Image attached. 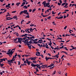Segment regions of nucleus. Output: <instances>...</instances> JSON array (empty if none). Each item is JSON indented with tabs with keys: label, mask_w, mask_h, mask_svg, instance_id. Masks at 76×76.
Masks as SVG:
<instances>
[{
	"label": "nucleus",
	"mask_w": 76,
	"mask_h": 76,
	"mask_svg": "<svg viewBox=\"0 0 76 76\" xmlns=\"http://www.w3.org/2000/svg\"><path fill=\"white\" fill-rule=\"evenodd\" d=\"M14 51L13 52V51H8V53H7V54H9V55L10 56V55L12 56V54H13V52H14Z\"/></svg>",
	"instance_id": "obj_1"
},
{
	"label": "nucleus",
	"mask_w": 76,
	"mask_h": 76,
	"mask_svg": "<svg viewBox=\"0 0 76 76\" xmlns=\"http://www.w3.org/2000/svg\"><path fill=\"white\" fill-rule=\"evenodd\" d=\"M26 37L28 38V39H26V40L27 41V43H29V42H28V41H29V40H30V39H29V37H28V36H26Z\"/></svg>",
	"instance_id": "obj_2"
},
{
	"label": "nucleus",
	"mask_w": 76,
	"mask_h": 76,
	"mask_svg": "<svg viewBox=\"0 0 76 76\" xmlns=\"http://www.w3.org/2000/svg\"><path fill=\"white\" fill-rule=\"evenodd\" d=\"M50 4V3L49 2L48 3H46V5L44 6V7H48V6Z\"/></svg>",
	"instance_id": "obj_3"
},
{
	"label": "nucleus",
	"mask_w": 76,
	"mask_h": 76,
	"mask_svg": "<svg viewBox=\"0 0 76 76\" xmlns=\"http://www.w3.org/2000/svg\"><path fill=\"white\" fill-rule=\"evenodd\" d=\"M31 66H32V67H35L36 66H37V64H34L33 63L32 64H31Z\"/></svg>",
	"instance_id": "obj_4"
},
{
	"label": "nucleus",
	"mask_w": 76,
	"mask_h": 76,
	"mask_svg": "<svg viewBox=\"0 0 76 76\" xmlns=\"http://www.w3.org/2000/svg\"><path fill=\"white\" fill-rule=\"evenodd\" d=\"M32 37H29V39H32L33 38V39H35V37H34V36H31Z\"/></svg>",
	"instance_id": "obj_5"
},
{
	"label": "nucleus",
	"mask_w": 76,
	"mask_h": 76,
	"mask_svg": "<svg viewBox=\"0 0 76 76\" xmlns=\"http://www.w3.org/2000/svg\"><path fill=\"white\" fill-rule=\"evenodd\" d=\"M24 42L26 44H28V45H29V43H28L26 40V39H24Z\"/></svg>",
	"instance_id": "obj_6"
},
{
	"label": "nucleus",
	"mask_w": 76,
	"mask_h": 76,
	"mask_svg": "<svg viewBox=\"0 0 76 76\" xmlns=\"http://www.w3.org/2000/svg\"><path fill=\"white\" fill-rule=\"evenodd\" d=\"M27 35H28V34H25L24 35L23 34L22 35H21V37H26V36H27Z\"/></svg>",
	"instance_id": "obj_7"
},
{
	"label": "nucleus",
	"mask_w": 76,
	"mask_h": 76,
	"mask_svg": "<svg viewBox=\"0 0 76 76\" xmlns=\"http://www.w3.org/2000/svg\"><path fill=\"white\" fill-rule=\"evenodd\" d=\"M28 12V10H24L23 11V13L24 14H26Z\"/></svg>",
	"instance_id": "obj_8"
},
{
	"label": "nucleus",
	"mask_w": 76,
	"mask_h": 76,
	"mask_svg": "<svg viewBox=\"0 0 76 76\" xmlns=\"http://www.w3.org/2000/svg\"><path fill=\"white\" fill-rule=\"evenodd\" d=\"M45 59L46 60V61H48V60H49V59H50V58H49V57L47 58V56H46Z\"/></svg>",
	"instance_id": "obj_9"
},
{
	"label": "nucleus",
	"mask_w": 76,
	"mask_h": 76,
	"mask_svg": "<svg viewBox=\"0 0 76 76\" xmlns=\"http://www.w3.org/2000/svg\"><path fill=\"white\" fill-rule=\"evenodd\" d=\"M27 45L28 47L29 48V49H31V46H29L30 45V44H29V43L28 45V44H27Z\"/></svg>",
	"instance_id": "obj_10"
},
{
	"label": "nucleus",
	"mask_w": 76,
	"mask_h": 76,
	"mask_svg": "<svg viewBox=\"0 0 76 76\" xmlns=\"http://www.w3.org/2000/svg\"><path fill=\"white\" fill-rule=\"evenodd\" d=\"M18 42H19V43H20V44H22V42H21L22 41L21 40H20V39H19V38H18Z\"/></svg>",
	"instance_id": "obj_11"
},
{
	"label": "nucleus",
	"mask_w": 76,
	"mask_h": 76,
	"mask_svg": "<svg viewBox=\"0 0 76 76\" xmlns=\"http://www.w3.org/2000/svg\"><path fill=\"white\" fill-rule=\"evenodd\" d=\"M39 39H41L40 40H39V41H40L39 42L40 44H41L42 42V40L41 39V38H39Z\"/></svg>",
	"instance_id": "obj_12"
},
{
	"label": "nucleus",
	"mask_w": 76,
	"mask_h": 76,
	"mask_svg": "<svg viewBox=\"0 0 76 76\" xmlns=\"http://www.w3.org/2000/svg\"><path fill=\"white\" fill-rule=\"evenodd\" d=\"M50 42L48 44V45H50V46H51V45H52V43L51 42V41H50Z\"/></svg>",
	"instance_id": "obj_13"
},
{
	"label": "nucleus",
	"mask_w": 76,
	"mask_h": 76,
	"mask_svg": "<svg viewBox=\"0 0 76 76\" xmlns=\"http://www.w3.org/2000/svg\"><path fill=\"white\" fill-rule=\"evenodd\" d=\"M42 4H43L44 6H45L46 4V1H44L42 3Z\"/></svg>",
	"instance_id": "obj_14"
},
{
	"label": "nucleus",
	"mask_w": 76,
	"mask_h": 76,
	"mask_svg": "<svg viewBox=\"0 0 76 76\" xmlns=\"http://www.w3.org/2000/svg\"><path fill=\"white\" fill-rule=\"evenodd\" d=\"M46 46L45 47V48H49V47H48V45H47V43H46L45 44Z\"/></svg>",
	"instance_id": "obj_15"
},
{
	"label": "nucleus",
	"mask_w": 76,
	"mask_h": 76,
	"mask_svg": "<svg viewBox=\"0 0 76 76\" xmlns=\"http://www.w3.org/2000/svg\"><path fill=\"white\" fill-rule=\"evenodd\" d=\"M23 8H25V9H28V7L26 5H25L23 7Z\"/></svg>",
	"instance_id": "obj_16"
},
{
	"label": "nucleus",
	"mask_w": 76,
	"mask_h": 76,
	"mask_svg": "<svg viewBox=\"0 0 76 76\" xmlns=\"http://www.w3.org/2000/svg\"><path fill=\"white\" fill-rule=\"evenodd\" d=\"M63 16H62L61 17L58 18L57 19H63Z\"/></svg>",
	"instance_id": "obj_17"
},
{
	"label": "nucleus",
	"mask_w": 76,
	"mask_h": 76,
	"mask_svg": "<svg viewBox=\"0 0 76 76\" xmlns=\"http://www.w3.org/2000/svg\"><path fill=\"white\" fill-rule=\"evenodd\" d=\"M27 63L28 64V65H30V64H31V61H28L27 62Z\"/></svg>",
	"instance_id": "obj_18"
},
{
	"label": "nucleus",
	"mask_w": 76,
	"mask_h": 76,
	"mask_svg": "<svg viewBox=\"0 0 76 76\" xmlns=\"http://www.w3.org/2000/svg\"><path fill=\"white\" fill-rule=\"evenodd\" d=\"M56 39H61V40H62L63 39H62V38H61V37H58Z\"/></svg>",
	"instance_id": "obj_19"
},
{
	"label": "nucleus",
	"mask_w": 76,
	"mask_h": 76,
	"mask_svg": "<svg viewBox=\"0 0 76 76\" xmlns=\"http://www.w3.org/2000/svg\"><path fill=\"white\" fill-rule=\"evenodd\" d=\"M0 66H1V67H3L2 66H4V64H3L2 63L1 64H0Z\"/></svg>",
	"instance_id": "obj_20"
},
{
	"label": "nucleus",
	"mask_w": 76,
	"mask_h": 76,
	"mask_svg": "<svg viewBox=\"0 0 76 76\" xmlns=\"http://www.w3.org/2000/svg\"><path fill=\"white\" fill-rule=\"evenodd\" d=\"M20 4V2L17 3L16 4V5H17V6H19V4Z\"/></svg>",
	"instance_id": "obj_21"
},
{
	"label": "nucleus",
	"mask_w": 76,
	"mask_h": 76,
	"mask_svg": "<svg viewBox=\"0 0 76 76\" xmlns=\"http://www.w3.org/2000/svg\"><path fill=\"white\" fill-rule=\"evenodd\" d=\"M36 10V9L35 8L34 9L32 10V13H34L35 11Z\"/></svg>",
	"instance_id": "obj_22"
},
{
	"label": "nucleus",
	"mask_w": 76,
	"mask_h": 76,
	"mask_svg": "<svg viewBox=\"0 0 76 76\" xmlns=\"http://www.w3.org/2000/svg\"><path fill=\"white\" fill-rule=\"evenodd\" d=\"M7 15H6V16H5L6 17H7L8 16H9V12H7Z\"/></svg>",
	"instance_id": "obj_23"
},
{
	"label": "nucleus",
	"mask_w": 76,
	"mask_h": 76,
	"mask_svg": "<svg viewBox=\"0 0 76 76\" xmlns=\"http://www.w3.org/2000/svg\"><path fill=\"white\" fill-rule=\"evenodd\" d=\"M23 13V11H22L20 13V15H22V14Z\"/></svg>",
	"instance_id": "obj_24"
},
{
	"label": "nucleus",
	"mask_w": 76,
	"mask_h": 76,
	"mask_svg": "<svg viewBox=\"0 0 76 76\" xmlns=\"http://www.w3.org/2000/svg\"><path fill=\"white\" fill-rule=\"evenodd\" d=\"M11 19H13V18H11L10 19H7L6 20H11Z\"/></svg>",
	"instance_id": "obj_25"
},
{
	"label": "nucleus",
	"mask_w": 76,
	"mask_h": 76,
	"mask_svg": "<svg viewBox=\"0 0 76 76\" xmlns=\"http://www.w3.org/2000/svg\"><path fill=\"white\" fill-rule=\"evenodd\" d=\"M11 19H13V18H11L10 19H7L6 20H11Z\"/></svg>",
	"instance_id": "obj_26"
},
{
	"label": "nucleus",
	"mask_w": 76,
	"mask_h": 76,
	"mask_svg": "<svg viewBox=\"0 0 76 76\" xmlns=\"http://www.w3.org/2000/svg\"><path fill=\"white\" fill-rule=\"evenodd\" d=\"M65 4H66V2L62 3V4L61 5V6H64V5H65Z\"/></svg>",
	"instance_id": "obj_27"
},
{
	"label": "nucleus",
	"mask_w": 76,
	"mask_h": 76,
	"mask_svg": "<svg viewBox=\"0 0 76 76\" xmlns=\"http://www.w3.org/2000/svg\"><path fill=\"white\" fill-rule=\"evenodd\" d=\"M52 23L53 24V25H56V24H55V22L53 21L52 22Z\"/></svg>",
	"instance_id": "obj_28"
},
{
	"label": "nucleus",
	"mask_w": 76,
	"mask_h": 76,
	"mask_svg": "<svg viewBox=\"0 0 76 76\" xmlns=\"http://www.w3.org/2000/svg\"><path fill=\"white\" fill-rule=\"evenodd\" d=\"M30 26H34V24H31H31L30 25Z\"/></svg>",
	"instance_id": "obj_29"
},
{
	"label": "nucleus",
	"mask_w": 76,
	"mask_h": 76,
	"mask_svg": "<svg viewBox=\"0 0 76 76\" xmlns=\"http://www.w3.org/2000/svg\"><path fill=\"white\" fill-rule=\"evenodd\" d=\"M30 22H31V21H28V22L26 23V25H28V24H29V23H30Z\"/></svg>",
	"instance_id": "obj_30"
},
{
	"label": "nucleus",
	"mask_w": 76,
	"mask_h": 76,
	"mask_svg": "<svg viewBox=\"0 0 76 76\" xmlns=\"http://www.w3.org/2000/svg\"><path fill=\"white\" fill-rule=\"evenodd\" d=\"M26 18H29V15H27V16H26Z\"/></svg>",
	"instance_id": "obj_31"
},
{
	"label": "nucleus",
	"mask_w": 76,
	"mask_h": 76,
	"mask_svg": "<svg viewBox=\"0 0 76 76\" xmlns=\"http://www.w3.org/2000/svg\"><path fill=\"white\" fill-rule=\"evenodd\" d=\"M12 18H13V19H16V18H17V16H14V17Z\"/></svg>",
	"instance_id": "obj_32"
},
{
	"label": "nucleus",
	"mask_w": 76,
	"mask_h": 76,
	"mask_svg": "<svg viewBox=\"0 0 76 76\" xmlns=\"http://www.w3.org/2000/svg\"><path fill=\"white\" fill-rule=\"evenodd\" d=\"M51 18V16H50L49 17H48L47 19H50V18Z\"/></svg>",
	"instance_id": "obj_33"
},
{
	"label": "nucleus",
	"mask_w": 76,
	"mask_h": 76,
	"mask_svg": "<svg viewBox=\"0 0 76 76\" xmlns=\"http://www.w3.org/2000/svg\"><path fill=\"white\" fill-rule=\"evenodd\" d=\"M33 42H29V44H34V42H33Z\"/></svg>",
	"instance_id": "obj_34"
},
{
	"label": "nucleus",
	"mask_w": 76,
	"mask_h": 76,
	"mask_svg": "<svg viewBox=\"0 0 76 76\" xmlns=\"http://www.w3.org/2000/svg\"><path fill=\"white\" fill-rule=\"evenodd\" d=\"M33 63H34L35 64V63H36V64H37V61H33Z\"/></svg>",
	"instance_id": "obj_35"
},
{
	"label": "nucleus",
	"mask_w": 76,
	"mask_h": 76,
	"mask_svg": "<svg viewBox=\"0 0 76 76\" xmlns=\"http://www.w3.org/2000/svg\"><path fill=\"white\" fill-rule=\"evenodd\" d=\"M15 58H16V56H18V55H17V53H15Z\"/></svg>",
	"instance_id": "obj_36"
},
{
	"label": "nucleus",
	"mask_w": 76,
	"mask_h": 76,
	"mask_svg": "<svg viewBox=\"0 0 76 76\" xmlns=\"http://www.w3.org/2000/svg\"><path fill=\"white\" fill-rule=\"evenodd\" d=\"M59 2L60 3V4H61L62 3V1H61V0H59Z\"/></svg>",
	"instance_id": "obj_37"
},
{
	"label": "nucleus",
	"mask_w": 76,
	"mask_h": 76,
	"mask_svg": "<svg viewBox=\"0 0 76 76\" xmlns=\"http://www.w3.org/2000/svg\"><path fill=\"white\" fill-rule=\"evenodd\" d=\"M56 71H54L53 72V75H55V74H56Z\"/></svg>",
	"instance_id": "obj_38"
},
{
	"label": "nucleus",
	"mask_w": 76,
	"mask_h": 76,
	"mask_svg": "<svg viewBox=\"0 0 76 76\" xmlns=\"http://www.w3.org/2000/svg\"><path fill=\"white\" fill-rule=\"evenodd\" d=\"M36 55L37 56H41L40 55H38V53L37 52L36 53Z\"/></svg>",
	"instance_id": "obj_39"
},
{
	"label": "nucleus",
	"mask_w": 76,
	"mask_h": 76,
	"mask_svg": "<svg viewBox=\"0 0 76 76\" xmlns=\"http://www.w3.org/2000/svg\"><path fill=\"white\" fill-rule=\"evenodd\" d=\"M64 57H65V56H64V55H63L61 57V59H62V58H63Z\"/></svg>",
	"instance_id": "obj_40"
},
{
	"label": "nucleus",
	"mask_w": 76,
	"mask_h": 76,
	"mask_svg": "<svg viewBox=\"0 0 76 76\" xmlns=\"http://www.w3.org/2000/svg\"><path fill=\"white\" fill-rule=\"evenodd\" d=\"M28 36H30V37H34V36L32 35L31 34H28Z\"/></svg>",
	"instance_id": "obj_41"
},
{
	"label": "nucleus",
	"mask_w": 76,
	"mask_h": 76,
	"mask_svg": "<svg viewBox=\"0 0 76 76\" xmlns=\"http://www.w3.org/2000/svg\"><path fill=\"white\" fill-rule=\"evenodd\" d=\"M58 42H64V41H63L62 40H61V41H58Z\"/></svg>",
	"instance_id": "obj_42"
},
{
	"label": "nucleus",
	"mask_w": 76,
	"mask_h": 76,
	"mask_svg": "<svg viewBox=\"0 0 76 76\" xmlns=\"http://www.w3.org/2000/svg\"><path fill=\"white\" fill-rule=\"evenodd\" d=\"M33 43H34V44H38V42L34 41Z\"/></svg>",
	"instance_id": "obj_43"
},
{
	"label": "nucleus",
	"mask_w": 76,
	"mask_h": 76,
	"mask_svg": "<svg viewBox=\"0 0 76 76\" xmlns=\"http://www.w3.org/2000/svg\"><path fill=\"white\" fill-rule=\"evenodd\" d=\"M50 65L51 66V67H52V66H54V64H51Z\"/></svg>",
	"instance_id": "obj_44"
},
{
	"label": "nucleus",
	"mask_w": 76,
	"mask_h": 76,
	"mask_svg": "<svg viewBox=\"0 0 76 76\" xmlns=\"http://www.w3.org/2000/svg\"><path fill=\"white\" fill-rule=\"evenodd\" d=\"M3 60V61H6V60H5V58H3V59H1Z\"/></svg>",
	"instance_id": "obj_45"
},
{
	"label": "nucleus",
	"mask_w": 76,
	"mask_h": 76,
	"mask_svg": "<svg viewBox=\"0 0 76 76\" xmlns=\"http://www.w3.org/2000/svg\"><path fill=\"white\" fill-rule=\"evenodd\" d=\"M64 48V47L63 46H62V47H60V49H62V48Z\"/></svg>",
	"instance_id": "obj_46"
},
{
	"label": "nucleus",
	"mask_w": 76,
	"mask_h": 76,
	"mask_svg": "<svg viewBox=\"0 0 76 76\" xmlns=\"http://www.w3.org/2000/svg\"><path fill=\"white\" fill-rule=\"evenodd\" d=\"M6 11H7V10H5L4 11V12H3V13H4V12H6Z\"/></svg>",
	"instance_id": "obj_47"
},
{
	"label": "nucleus",
	"mask_w": 76,
	"mask_h": 76,
	"mask_svg": "<svg viewBox=\"0 0 76 76\" xmlns=\"http://www.w3.org/2000/svg\"><path fill=\"white\" fill-rule=\"evenodd\" d=\"M34 29H35L36 31H37V30L36 29V28H34L33 29H32V31H34Z\"/></svg>",
	"instance_id": "obj_48"
},
{
	"label": "nucleus",
	"mask_w": 76,
	"mask_h": 76,
	"mask_svg": "<svg viewBox=\"0 0 76 76\" xmlns=\"http://www.w3.org/2000/svg\"><path fill=\"white\" fill-rule=\"evenodd\" d=\"M33 58H34V60H36V58H37V57H34Z\"/></svg>",
	"instance_id": "obj_49"
},
{
	"label": "nucleus",
	"mask_w": 76,
	"mask_h": 76,
	"mask_svg": "<svg viewBox=\"0 0 76 76\" xmlns=\"http://www.w3.org/2000/svg\"><path fill=\"white\" fill-rule=\"evenodd\" d=\"M16 11H15L12 12V13H16Z\"/></svg>",
	"instance_id": "obj_50"
},
{
	"label": "nucleus",
	"mask_w": 76,
	"mask_h": 76,
	"mask_svg": "<svg viewBox=\"0 0 76 76\" xmlns=\"http://www.w3.org/2000/svg\"><path fill=\"white\" fill-rule=\"evenodd\" d=\"M31 58V60H34V58Z\"/></svg>",
	"instance_id": "obj_51"
},
{
	"label": "nucleus",
	"mask_w": 76,
	"mask_h": 76,
	"mask_svg": "<svg viewBox=\"0 0 76 76\" xmlns=\"http://www.w3.org/2000/svg\"><path fill=\"white\" fill-rule=\"evenodd\" d=\"M41 65H39L38 64H37V67H38V66H40Z\"/></svg>",
	"instance_id": "obj_52"
},
{
	"label": "nucleus",
	"mask_w": 76,
	"mask_h": 76,
	"mask_svg": "<svg viewBox=\"0 0 76 76\" xmlns=\"http://www.w3.org/2000/svg\"><path fill=\"white\" fill-rule=\"evenodd\" d=\"M41 15H42V17H43V16H44V14L43 13V12H42Z\"/></svg>",
	"instance_id": "obj_53"
},
{
	"label": "nucleus",
	"mask_w": 76,
	"mask_h": 76,
	"mask_svg": "<svg viewBox=\"0 0 76 76\" xmlns=\"http://www.w3.org/2000/svg\"><path fill=\"white\" fill-rule=\"evenodd\" d=\"M37 45L38 46H39L40 48H41V45L40 44H38Z\"/></svg>",
	"instance_id": "obj_54"
},
{
	"label": "nucleus",
	"mask_w": 76,
	"mask_h": 76,
	"mask_svg": "<svg viewBox=\"0 0 76 76\" xmlns=\"http://www.w3.org/2000/svg\"><path fill=\"white\" fill-rule=\"evenodd\" d=\"M68 5V3H66L65 6H67Z\"/></svg>",
	"instance_id": "obj_55"
},
{
	"label": "nucleus",
	"mask_w": 76,
	"mask_h": 76,
	"mask_svg": "<svg viewBox=\"0 0 76 76\" xmlns=\"http://www.w3.org/2000/svg\"><path fill=\"white\" fill-rule=\"evenodd\" d=\"M46 45H43V47H46Z\"/></svg>",
	"instance_id": "obj_56"
},
{
	"label": "nucleus",
	"mask_w": 76,
	"mask_h": 76,
	"mask_svg": "<svg viewBox=\"0 0 76 76\" xmlns=\"http://www.w3.org/2000/svg\"><path fill=\"white\" fill-rule=\"evenodd\" d=\"M51 48H52V49L53 50H54V47H53V46H51V45H50V46Z\"/></svg>",
	"instance_id": "obj_57"
},
{
	"label": "nucleus",
	"mask_w": 76,
	"mask_h": 76,
	"mask_svg": "<svg viewBox=\"0 0 76 76\" xmlns=\"http://www.w3.org/2000/svg\"><path fill=\"white\" fill-rule=\"evenodd\" d=\"M66 28H67V26H66L64 28V29H66Z\"/></svg>",
	"instance_id": "obj_58"
},
{
	"label": "nucleus",
	"mask_w": 76,
	"mask_h": 76,
	"mask_svg": "<svg viewBox=\"0 0 76 76\" xmlns=\"http://www.w3.org/2000/svg\"><path fill=\"white\" fill-rule=\"evenodd\" d=\"M22 21H21V22H23L24 21H25V20H21Z\"/></svg>",
	"instance_id": "obj_59"
},
{
	"label": "nucleus",
	"mask_w": 76,
	"mask_h": 76,
	"mask_svg": "<svg viewBox=\"0 0 76 76\" xmlns=\"http://www.w3.org/2000/svg\"><path fill=\"white\" fill-rule=\"evenodd\" d=\"M58 73L59 74H60V75L61 74V71H60Z\"/></svg>",
	"instance_id": "obj_60"
},
{
	"label": "nucleus",
	"mask_w": 76,
	"mask_h": 76,
	"mask_svg": "<svg viewBox=\"0 0 76 76\" xmlns=\"http://www.w3.org/2000/svg\"><path fill=\"white\" fill-rule=\"evenodd\" d=\"M24 63H25L26 64L27 63V62H26V61H24Z\"/></svg>",
	"instance_id": "obj_61"
},
{
	"label": "nucleus",
	"mask_w": 76,
	"mask_h": 76,
	"mask_svg": "<svg viewBox=\"0 0 76 76\" xmlns=\"http://www.w3.org/2000/svg\"><path fill=\"white\" fill-rule=\"evenodd\" d=\"M29 12H32V10L30 9L29 10Z\"/></svg>",
	"instance_id": "obj_62"
},
{
	"label": "nucleus",
	"mask_w": 76,
	"mask_h": 76,
	"mask_svg": "<svg viewBox=\"0 0 76 76\" xmlns=\"http://www.w3.org/2000/svg\"><path fill=\"white\" fill-rule=\"evenodd\" d=\"M58 4L59 5V6H60V5H61V4H60V3L58 2Z\"/></svg>",
	"instance_id": "obj_63"
},
{
	"label": "nucleus",
	"mask_w": 76,
	"mask_h": 76,
	"mask_svg": "<svg viewBox=\"0 0 76 76\" xmlns=\"http://www.w3.org/2000/svg\"><path fill=\"white\" fill-rule=\"evenodd\" d=\"M18 65H20V61H18Z\"/></svg>",
	"instance_id": "obj_64"
}]
</instances>
